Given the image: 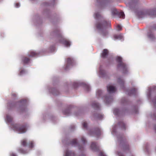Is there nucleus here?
<instances>
[{"label": "nucleus", "instance_id": "nucleus-33", "mask_svg": "<svg viewBox=\"0 0 156 156\" xmlns=\"http://www.w3.org/2000/svg\"><path fill=\"white\" fill-rule=\"evenodd\" d=\"M83 127L84 129H87V123L86 122H84L83 123Z\"/></svg>", "mask_w": 156, "mask_h": 156}, {"label": "nucleus", "instance_id": "nucleus-43", "mask_svg": "<svg viewBox=\"0 0 156 156\" xmlns=\"http://www.w3.org/2000/svg\"><path fill=\"white\" fill-rule=\"evenodd\" d=\"M12 96H13V97H15L16 96V94H15V93H12Z\"/></svg>", "mask_w": 156, "mask_h": 156}, {"label": "nucleus", "instance_id": "nucleus-36", "mask_svg": "<svg viewBox=\"0 0 156 156\" xmlns=\"http://www.w3.org/2000/svg\"><path fill=\"white\" fill-rule=\"evenodd\" d=\"M81 140L83 143H85L86 142L85 139L83 137L81 138Z\"/></svg>", "mask_w": 156, "mask_h": 156}, {"label": "nucleus", "instance_id": "nucleus-35", "mask_svg": "<svg viewBox=\"0 0 156 156\" xmlns=\"http://www.w3.org/2000/svg\"><path fill=\"white\" fill-rule=\"evenodd\" d=\"M97 117L99 119H101L103 118V116L101 114H98V115L97 116Z\"/></svg>", "mask_w": 156, "mask_h": 156}, {"label": "nucleus", "instance_id": "nucleus-29", "mask_svg": "<svg viewBox=\"0 0 156 156\" xmlns=\"http://www.w3.org/2000/svg\"><path fill=\"white\" fill-rule=\"evenodd\" d=\"M114 114L115 115H117L119 113V110L117 108L115 109L113 111Z\"/></svg>", "mask_w": 156, "mask_h": 156}, {"label": "nucleus", "instance_id": "nucleus-45", "mask_svg": "<svg viewBox=\"0 0 156 156\" xmlns=\"http://www.w3.org/2000/svg\"><path fill=\"white\" fill-rule=\"evenodd\" d=\"M154 129L156 132V126L154 127Z\"/></svg>", "mask_w": 156, "mask_h": 156}, {"label": "nucleus", "instance_id": "nucleus-25", "mask_svg": "<svg viewBox=\"0 0 156 156\" xmlns=\"http://www.w3.org/2000/svg\"><path fill=\"white\" fill-rule=\"evenodd\" d=\"M28 146L30 148H32L34 147V142L33 141H30L28 144Z\"/></svg>", "mask_w": 156, "mask_h": 156}, {"label": "nucleus", "instance_id": "nucleus-22", "mask_svg": "<svg viewBox=\"0 0 156 156\" xmlns=\"http://www.w3.org/2000/svg\"><path fill=\"white\" fill-rule=\"evenodd\" d=\"M6 119L9 122H11L13 120V118L10 115H7L6 116Z\"/></svg>", "mask_w": 156, "mask_h": 156}, {"label": "nucleus", "instance_id": "nucleus-1", "mask_svg": "<svg viewBox=\"0 0 156 156\" xmlns=\"http://www.w3.org/2000/svg\"><path fill=\"white\" fill-rule=\"evenodd\" d=\"M110 26L111 23L105 20H104L101 22L98 23L96 24L97 28L98 30H102L101 34L104 37L106 36L108 34V32L104 30V29Z\"/></svg>", "mask_w": 156, "mask_h": 156}, {"label": "nucleus", "instance_id": "nucleus-30", "mask_svg": "<svg viewBox=\"0 0 156 156\" xmlns=\"http://www.w3.org/2000/svg\"><path fill=\"white\" fill-rule=\"evenodd\" d=\"M148 36L149 38L152 40H153L154 38V36L153 34L148 33Z\"/></svg>", "mask_w": 156, "mask_h": 156}, {"label": "nucleus", "instance_id": "nucleus-44", "mask_svg": "<svg viewBox=\"0 0 156 156\" xmlns=\"http://www.w3.org/2000/svg\"><path fill=\"white\" fill-rule=\"evenodd\" d=\"M119 156H124L123 154H121L120 153H118Z\"/></svg>", "mask_w": 156, "mask_h": 156}, {"label": "nucleus", "instance_id": "nucleus-39", "mask_svg": "<svg viewBox=\"0 0 156 156\" xmlns=\"http://www.w3.org/2000/svg\"><path fill=\"white\" fill-rule=\"evenodd\" d=\"M20 6V4L18 3H17L15 4V7L16 8H18Z\"/></svg>", "mask_w": 156, "mask_h": 156}, {"label": "nucleus", "instance_id": "nucleus-32", "mask_svg": "<svg viewBox=\"0 0 156 156\" xmlns=\"http://www.w3.org/2000/svg\"><path fill=\"white\" fill-rule=\"evenodd\" d=\"M84 87L87 91H89L90 90V87L88 85L85 84L84 86Z\"/></svg>", "mask_w": 156, "mask_h": 156}, {"label": "nucleus", "instance_id": "nucleus-38", "mask_svg": "<svg viewBox=\"0 0 156 156\" xmlns=\"http://www.w3.org/2000/svg\"><path fill=\"white\" fill-rule=\"evenodd\" d=\"M26 101H27L26 100H20V102H18V103H22L24 102H26Z\"/></svg>", "mask_w": 156, "mask_h": 156}, {"label": "nucleus", "instance_id": "nucleus-5", "mask_svg": "<svg viewBox=\"0 0 156 156\" xmlns=\"http://www.w3.org/2000/svg\"><path fill=\"white\" fill-rule=\"evenodd\" d=\"M138 14L140 17H143V16L148 15L154 16H156V9L153 10H149L145 12H140Z\"/></svg>", "mask_w": 156, "mask_h": 156}, {"label": "nucleus", "instance_id": "nucleus-10", "mask_svg": "<svg viewBox=\"0 0 156 156\" xmlns=\"http://www.w3.org/2000/svg\"><path fill=\"white\" fill-rule=\"evenodd\" d=\"M90 147L92 150L95 151H97L99 150V147L97 146L96 144L94 142L91 143Z\"/></svg>", "mask_w": 156, "mask_h": 156}, {"label": "nucleus", "instance_id": "nucleus-34", "mask_svg": "<svg viewBox=\"0 0 156 156\" xmlns=\"http://www.w3.org/2000/svg\"><path fill=\"white\" fill-rule=\"evenodd\" d=\"M116 28L117 30H118L120 31L122 30V27L119 24H118L117 25Z\"/></svg>", "mask_w": 156, "mask_h": 156}, {"label": "nucleus", "instance_id": "nucleus-2", "mask_svg": "<svg viewBox=\"0 0 156 156\" xmlns=\"http://www.w3.org/2000/svg\"><path fill=\"white\" fill-rule=\"evenodd\" d=\"M12 126L14 130L18 132L19 133H23L26 131L27 126L25 124L20 125L15 124L13 125Z\"/></svg>", "mask_w": 156, "mask_h": 156}, {"label": "nucleus", "instance_id": "nucleus-15", "mask_svg": "<svg viewBox=\"0 0 156 156\" xmlns=\"http://www.w3.org/2000/svg\"><path fill=\"white\" fill-rule=\"evenodd\" d=\"M66 156H75L74 152L67 150L66 152Z\"/></svg>", "mask_w": 156, "mask_h": 156}, {"label": "nucleus", "instance_id": "nucleus-41", "mask_svg": "<svg viewBox=\"0 0 156 156\" xmlns=\"http://www.w3.org/2000/svg\"><path fill=\"white\" fill-rule=\"evenodd\" d=\"M10 156H16V154L14 153H12L10 154Z\"/></svg>", "mask_w": 156, "mask_h": 156}, {"label": "nucleus", "instance_id": "nucleus-23", "mask_svg": "<svg viewBox=\"0 0 156 156\" xmlns=\"http://www.w3.org/2000/svg\"><path fill=\"white\" fill-rule=\"evenodd\" d=\"M37 53L34 51H31L30 52L29 56L30 57H34L37 56Z\"/></svg>", "mask_w": 156, "mask_h": 156}, {"label": "nucleus", "instance_id": "nucleus-18", "mask_svg": "<svg viewBox=\"0 0 156 156\" xmlns=\"http://www.w3.org/2000/svg\"><path fill=\"white\" fill-rule=\"evenodd\" d=\"M21 144L24 147H26L27 145V140L24 139L21 141Z\"/></svg>", "mask_w": 156, "mask_h": 156}, {"label": "nucleus", "instance_id": "nucleus-6", "mask_svg": "<svg viewBox=\"0 0 156 156\" xmlns=\"http://www.w3.org/2000/svg\"><path fill=\"white\" fill-rule=\"evenodd\" d=\"M101 134V130L98 127H97L95 128L93 131H90L89 132V134L90 135H93L97 137H98L100 136Z\"/></svg>", "mask_w": 156, "mask_h": 156}, {"label": "nucleus", "instance_id": "nucleus-42", "mask_svg": "<svg viewBox=\"0 0 156 156\" xmlns=\"http://www.w3.org/2000/svg\"><path fill=\"white\" fill-rule=\"evenodd\" d=\"M25 72V71L24 70V69H23V70H22L20 71V73L21 74H22V73H24Z\"/></svg>", "mask_w": 156, "mask_h": 156}, {"label": "nucleus", "instance_id": "nucleus-17", "mask_svg": "<svg viewBox=\"0 0 156 156\" xmlns=\"http://www.w3.org/2000/svg\"><path fill=\"white\" fill-rule=\"evenodd\" d=\"M18 151L20 153L22 154H25L27 153L26 150H24L21 147H19L18 149Z\"/></svg>", "mask_w": 156, "mask_h": 156}, {"label": "nucleus", "instance_id": "nucleus-21", "mask_svg": "<svg viewBox=\"0 0 156 156\" xmlns=\"http://www.w3.org/2000/svg\"><path fill=\"white\" fill-rule=\"evenodd\" d=\"M105 101L106 103L108 104L112 101V98L110 97H106L105 98Z\"/></svg>", "mask_w": 156, "mask_h": 156}, {"label": "nucleus", "instance_id": "nucleus-12", "mask_svg": "<svg viewBox=\"0 0 156 156\" xmlns=\"http://www.w3.org/2000/svg\"><path fill=\"white\" fill-rule=\"evenodd\" d=\"M108 51L107 49H104L102 53L101 54V57L103 58H105L108 54Z\"/></svg>", "mask_w": 156, "mask_h": 156}, {"label": "nucleus", "instance_id": "nucleus-46", "mask_svg": "<svg viewBox=\"0 0 156 156\" xmlns=\"http://www.w3.org/2000/svg\"><path fill=\"white\" fill-rule=\"evenodd\" d=\"M84 156V155H82V156Z\"/></svg>", "mask_w": 156, "mask_h": 156}, {"label": "nucleus", "instance_id": "nucleus-3", "mask_svg": "<svg viewBox=\"0 0 156 156\" xmlns=\"http://www.w3.org/2000/svg\"><path fill=\"white\" fill-rule=\"evenodd\" d=\"M122 59L120 57H117L116 58V61L119 63L117 65L118 68H121L122 70L123 73H126L127 72V67L126 65L122 62Z\"/></svg>", "mask_w": 156, "mask_h": 156}, {"label": "nucleus", "instance_id": "nucleus-16", "mask_svg": "<svg viewBox=\"0 0 156 156\" xmlns=\"http://www.w3.org/2000/svg\"><path fill=\"white\" fill-rule=\"evenodd\" d=\"M136 90L135 88L132 89L131 90H129L128 94L131 95L132 94H136Z\"/></svg>", "mask_w": 156, "mask_h": 156}, {"label": "nucleus", "instance_id": "nucleus-40", "mask_svg": "<svg viewBox=\"0 0 156 156\" xmlns=\"http://www.w3.org/2000/svg\"><path fill=\"white\" fill-rule=\"evenodd\" d=\"M96 17L98 18L100 16V14L99 13H95Z\"/></svg>", "mask_w": 156, "mask_h": 156}, {"label": "nucleus", "instance_id": "nucleus-9", "mask_svg": "<svg viewBox=\"0 0 156 156\" xmlns=\"http://www.w3.org/2000/svg\"><path fill=\"white\" fill-rule=\"evenodd\" d=\"M107 90L109 93H114L116 90L115 87L111 86L108 85L107 86Z\"/></svg>", "mask_w": 156, "mask_h": 156}, {"label": "nucleus", "instance_id": "nucleus-27", "mask_svg": "<svg viewBox=\"0 0 156 156\" xmlns=\"http://www.w3.org/2000/svg\"><path fill=\"white\" fill-rule=\"evenodd\" d=\"M71 144L72 145H76L77 144V140L76 139L73 140L71 142Z\"/></svg>", "mask_w": 156, "mask_h": 156}, {"label": "nucleus", "instance_id": "nucleus-28", "mask_svg": "<svg viewBox=\"0 0 156 156\" xmlns=\"http://www.w3.org/2000/svg\"><path fill=\"white\" fill-rule=\"evenodd\" d=\"M102 93V92L101 90H98L97 91L96 95L98 96V97H99L101 96Z\"/></svg>", "mask_w": 156, "mask_h": 156}, {"label": "nucleus", "instance_id": "nucleus-4", "mask_svg": "<svg viewBox=\"0 0 156 156\" xmlns=\"http://www.w3.org/2000/svg\"><path fill=\"white\" fill-rule=\"evenodd\" d=\"M55 33L59 37V38L60 43L63 44L66 47H69L70 46V42L62 37L59 31L58 30L55 32Z\"/></svg>", "mask_w": 156, "mask_h": 156}, {"label": "nucleus", "instance_id": "nucleus-7", "mask_svg": "<svg viewBox=\"0 0 156 156\" xmlns=\"http://www.w3.org/2000/svg\"><path fill=\"white\" fill-rule=\"evenodd\" d=\"M75 64L74 60L70 58H68L67 59V65L65 67V69L67 70L69 66H72Z\"/></svg>", "mask_w": 156, "mask_h": 156}, {"label": "nucleus", "instance_id": "nucleus-14", "mask_svg": "<svg viewBox=\"0 0 156 156\" xmlns=\"http://www.w3.org/2000/svg\"><path fill=\"white\" fill-rule=\"evenodd\" d=\"M17 103L13 102H9L8 104V106L9 108H11L15 107L16 105L17 104Z\"/></svg>", "mask_w": 156, "mask_h": 156}, {"label": "nucleus", "instance_id": "nucleus-20", "mask_svg": "<svg viewBox=\"0 0 156 156\" xmlns=\"http://www.w3.org/2000/svg\"><path fill=\"white\" fill-rule=\"evenodd\" d=\"M123 149L124 151H129V145L127 144H124L123 146Z\"/></svg>", "mask_w": 156, "mask_h": 156}, {"label": "nucleus", "instance_id": "nucleus-8", "mask_svg": "<svg viewBox=\"0 0 156 156\" xmlns=\"http://www.w3.org/2000/svg\"><path fill=\"white\" fill-rule=\"evenodd\" d=\"M112 14L113 15L117 14L118 15L120 18L124 19L125 18V14L124 12L122 11L118 12L116 9H114L112 11Z\"/></svg>", "mask_w": 156, "mask_h": 156}, {"label": "nucleus", "instance_id": "nucleus-24", "mask_svg": "<svg viewBox=\"0 0 156 156\" xmlns=\"http://www.w3.org/2000/svg\"><path fill=\"white\" fill-rule=\"evenodd\" d=\"M119 125L121 127L122 129H126V125L122 122H120L119 123Z\"/></svg>", "mask_w": 156, "mask_h": 156}, {"label": "nucleus", "instance_id": "nucleus-26", "mask_svg": "<svg viewBox=\"0 0 156 156\" xmlns=\"http://www.w3.org/2000/svg\"><path fill=\"white\" fill-rule=\"evenodd\" d=\"M118 82L121 85H123L124 84V81L121 78H118Z\"/></svg>", "mask_w": 156, "mask_h": 156}, {"label": "nucleus", "instance_id": "nucleus-47", "mask_svg": "<svg viewBox=\"0 0 156 156\" xmlns=\"http://www.w3.org/2000/svg\"><path fill=\"white\" fill-rule=\"evenodd\" d=\"M79 149H81V148H80V147H79Z\"/></svg>", "mask_w": 156, "mask_h": 156}, {"label": "nucleus", "instance_id": "nucleus-19", "mask_svg": "<svg viewBox=\"0 0 156 156\" xmlns=\"http://www.w3.org/2000/svg\"><path fill=\"white\" fill-rule=\"evenodd\" d=\"M92 106L94 108L98 109L100 108L99 105L98 103L95 102H94L92 104Z\"/></svg>", "mask_w": 156, "mask_h": 156}, {"label": "nucleus", "instance_id": "nucleus-31", "mask_svg": "<svg viewBox=\"0 0 156 156\" xmlns=\"http://www.w3.org/2000/svg\"><path fill=\"white\" fill-rule=\"evenodd\" d=\"M70 112V111L69 109H66L63 111V113L64 115H68L69 114Z\"/></svg>", "mask_w": 156, "mask_h": 156}, {"label": "nucleus", "instance_id": "nucleus-13", "mask_svg": "<svg viewBox=\"0 0 156 156\" xmlns=\"http://www.w3.org/2000/svg\"><path fill=\"white\" fill-rule=\"evenodd\" d=\"M113 37L115 40L117 39L121 40L123 38V36L122 34H115Z\"/></svg>", "mask_w": 156, "mask_h": 156}, {"label": "nucleus", "instance_id": "nucleus-11", "mask_svg": "<svg viewBox=\"0 0 156 156\" xmlns=\"http://www.w3.org/2000/svg\"><path fill=\"white\" fill-rule=\"evenodd\" d=\"M22 61L24 64H27L30 62V59L28 57L24 56L22 57Z\"/></svg>", "mask_w": 156, "mask_h": 156}, {"label": "nucleus", "instance_id": "nucleus-37", "mask_svg": "<svg viewBox=\"0 0 156 156\" xmlns=\"http://www.w3.org/2000/svg\"><path fill=\"white\" fill-rule=\"evenodd\" d=\"M99 156H106L102 151H101L100 153Z\"/></svg>", "mask_w": 156, "mask_h": 156}]
</instances>
